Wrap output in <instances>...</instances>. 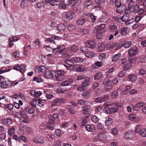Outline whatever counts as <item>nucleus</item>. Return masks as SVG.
<instances>
[{
	"label": "nucleus",
	"mask_w": 146,
	"mask_h": 146,
	"mask_svg": "<svg viewBox=\"0 0 146 146\" xmlns=\"http://www.w3.org/2000/svg\"><path fill=\"white\" fill-rule=\"evenodd\" d=\"M64 72L62 70H58L54 72V79L57 81H61L64 80Z\"/></svg>",
	"instance_id": "obj_1"
},
{
	"label": "nucleus",
	"mask_w": 146,
	"mask_h": 146,
	"mask_svg": "<svg viewBox=\"0 0 146 146\" xmlns=\"http://www.w3.org/2000/svg\"><path fill=\"white\" fill-rule=\"evenodd\" d=\"M91 107L89 105H85L82 108V112L85 117H88L90 115V113L91 110Z\"/></svg>",
	"instance_id": "obj_2"
},
{
	"label": "nucleus",
	"mask_w": 146,
	"mask_h": 146,
	"mask_svg": "<svg viewBox=\"0 0 146 146\" xmlns=\"http://www.w3.org/2000/svg\"><path fill=\"white\" fill-rule=\"evenodd\" d=\"M135 131L143 137L146 136V129L142 128L141 125H137L135 128Z\"/></svg>",
	"instance_id": "obj_3"
},
{
	"label": "nucleus",
	"mask_w": 146,
	"mask_h": 146,
	"mask_svg": "<svg viewBox=\"0 0 146 146\" xmlns=\"http://www.w3.org/2000/svg\"><path fill=\"white\" fill-rule=\"evenodd\" d=\"M138 51V49L135 46H132L129 49L128 54L130 57L136 55Z\"/></svg>",
	"instance_id": "obj_4"
},
{
	"label": "nucleus",
	"mask_w": 146,
	"mask_h": 146,
	"mask_svg": "<svg viewBox=\"0 0 146 146\" xmlns=\"http://www.w3.org/2000/svg\"><path fill=\"white\" fill-rule=\"evenodd\" d=\"M75 16V13L72 12L67 13L62 17L63 20L65 21H69L71 20Z\"/></svg>",
	"instance_id": "obj_5"
},
{
	"label": "nucleus",
	"mask_w": 146,
	"mask_h": 146,
	"mask_svg": "<svg viewBox=\"0 0 146 146\" xmlns=\"http://www.w3.org/2000/svg\"><path fill=\"white\" fill-rule=\"evenodd\" d=\"M102 30L98 27H95L93 31V33L95 34L96 35L98 38H101L102 36V33H103Z\"/></svg>",
	"instance_id": "obj_6"
},
{
	"label": "nucleus",
	"mask_w": 146,
	"mask_h": 146,
	"mask_svg": "<svg viewBox=\"0 0 146 146\" xmlns=\"http://www.w3.org/2000/svg\"><path fill=\"white\" fill-rule=\"evenodd\" d=\"M134 135V133L131 130H128L125 132L123 135V138L126 139H131Z\"/></svg>",
	"instance_id": "obj_7"
},
{
	"label": "nucleus",
	"mask_w": 146,
	"mask_h": 146,
	"mask_svg": "<svg viewBox=\"0 0 146 146\" xmlns=\"http://www.w3.org/2000/svg\"><path fill=\"white\" fill-rule=\"evenodd\" d=\"M85 44L88 48L91 49L94 48L96 46L95 42L91 40H86Z\"/></svg>",
	"instance_id": "obj_8"
},
{
	"label": "nucleus",
	"mask_w": 146,
	"mask_h": 146,
	"mask_svg": "<svg viewBox=\"0 0 146 146\" xmlns=\"http://www.w3.org/2000/svg\"><path fill=\"white\" fill-rule=\"evenodd\" d=\"M25 64L19 65V64L15 65L13 67V69L19 70L22 73L25 71Z\"/></svg>",
	"instance_id": "obj_9"
},
{
	"label": "nucleus",
	"mask_w": 146,
	"mask_h": 146,
	"mask_svg": "<svg viewBox=\"0 0 146 146\" xmlns=\"http://www.w3.org/2000/svg\"><path fill=\"white\" fill-rule=\"evenodd\" d=\"M128 119L131 121H134V122H138L140 121V119L138 117H136L134 114H130L128 117Z\"/></svg>",
	"instance_id": "obj_10"
},
{
	"label": "nucleus",
	"mask_w": 146,
	"mask_h": 146,
	"mask_svg": "<svg viewBox=\"0 0 146 146\" xmlns=\"http://www.w3.org/2000/svg\"><path fill=\"white\" fill-rule=\"evenodd\" d=\"M46 70V68L44 66H41L35 68V72L37 74L40 72H43Z\"/></svg>",
	"instance_id": "obj_11"
},
{
	"label": "nucleus",
	"mask_w": 146,
	"mask_h": 146,
	"mask_svg": "<svg viewBox=\"0 0 146 146\" xmlns=\"http://www.w3.org/2000/svg\"><path fill=\"white\" fill-rule=\"evenodd\" d=\"M29 93L33 96H34L35 97H38L42 94V93L41 91L36 92L35 90H30Z\"/></svg>",
	"instance_id": "obj_12"
},
{
	"label": "nucleus",
	"mask_w": 146,
	"mask_h": 146,
	"mask_svg": "<svg viewBox=\"0 0 146 146\" xmlns=\"http://www.w3.org/2000/svg\"><path fill=\"white\" fill-rule=\"evenodd\" d=\"M33 141L36 143H43L44 140V138L41 137H35L33 139Z\"/></svg>",
	"instance_id": "obj_13"
},
{
	"label": "nucleus",
	"mask_w": 146,
	"mask_h": 146,
	"mask_svg": "<svg viewBox=\"0 0 146 146\" xmlns=\"http://www.w3.org/2000/svg\"><path fill=\"white\" fill-rule=\"evenodd\" d=\"M12 84L11 82L9 81H5L1 84V88H6L11 86Z\"/></svg>",
	"instance_id": "obj_14"
},
{
	"label": "nucleus",
	"mask_w": 146,
	"mask_h": 146,
	"mask_svg": "<svg viewBox=\"0 0 146 146\" xmlns=\"http://www.w3.org/2000/svg\"><path fill=\"white\" fill-rule=\"evenodd\" d=\"M106 48V44L104 42H100L97 45V50L101 52L104 50Z\"/></svg>",
	"instance_id": "obj_15"
},
{
	"label": "nucleus",
	"mask_w": 146,
	"mask_h": 146,
	"mask_svg": "<svg viewBox=\"0 0 146 146\" xmlns=\"http://www.w3.org/2000/svg\"><path fill=\"white\" fill-rule=\"evenodd\" d=\"M85 127L86 130L88 131L94 132L96 131V127L93 125H86Z\"/></svg>",
	"instance_id": "obj_16"
},
{
	"label": "nucleus",
	"mask_w": 146,
	"mask_h": 146,
	"mask_svg": "<svg viewBox=\"0 0 146 146\" xmlns=\"http://www.w3.org/2000/svg\"><path fill=\"white\" fill-rule=\"evenodd\" d=\"M1 122L3 125H9L12 123V120L11 118H7L3 119L1 120Z\"/></svg>",
	"instance_id": "obj_17"
},
{
	"label": "nucleus",
	"mask_w": 146,
	"mask_h": 146,
	"mask_svg": "<svg viewBox=\"0 0 146 146\" xmlns=\"http://www.w3.org/2000/svg\"><path fill=\"white\" fill-rule=\"evenodd\" d=\"M73 80L71 78H69L63 82L61 84L62 86H68L73 83Z\"/></svg>",
	"instance_id": "obj_18"
},
{
	"label": "nucleus",
	"mask_w": 146,
	"mask_h": 146,
	"mask_svg": "<svg viewBox=\"0 0 146 146\" xmlns=\"http://www.w3.org/2000/svg\"><path fill=\"white\" fill-rule=\"evenodd\" d=\"M68 3V0H61L60 3L59 4V6L62 9H65Z\"/></svg>",
	"instance_id": "obj_19"
},
{
	"label": "nucleus",
	"mask_w": 146,
	"mask_h": 146,
	"mask_svg": "<svg viewBox=\"0 0 146 146\" xmlns=\"http://www.w3.org/2000/svg\"><path fill=\"white\" fill-rule=\"evenodd\" d=\"M64 101V100L62 98H59L54 100L52 102V104L55 105L57 104H62Z\"/></svg>",
	"instance_id": "obj_20"
},
{
	"label": "nucleus",
	"mask_w": 146,
	"mask_h": 146,
	"mask_svg": "<svg viewBox=\"0 0 146 146\" xmlns=\"http://www.w3.org/2000/svg\"><path fill=\"white\" fill-rule=\"evenodd\" d=\"M73 61L76 62L82 63L86 62V59H82L80 57H73L72 58Z\"/></svg>",
	"instance_id": "obj_21"
},
{
	"label": "nucleus",
	"mask_w": 146,
	"mask_h": 146,
	"mask_svg": "<svg viewBox=\"0 0 146 146\" xmlns=\"http://www.w3.org/2000/svg\"><path fill=\"white\" fill-rule=\"evenodd\" d=\"M54 71H53L52 72L50 71H47L45 74V76L46 78H50L52 77L54 78Z\"/></svg>",
	"instance_id": "obj_22"
},
{
	"label": "nucleus",
	"mask_w": 146,
	"mask_h": 146,
	"mask_svg": "<svg viewBox=\"0 0 146 146\" xmlns=\"http://www.w3.org/2000/svg\"><path fill=\"white\" fill-rule=\"evenodd\" d=\"M127 28L125 27H121L119 30L121 35L122 36L126 35L127 34Z\"/></svg>",
	"instance_id": "obj_23"
},
{
	"label": "nucleus",
	"mask_w": 146,
	"mask_h": 146,
	"mask_svg": "<svg viewBox=\"0 0 146 146\" xmlns=\"http://www.w3.org/2000/svg\"><path fill=\"white\" fill-rule=\"evenodd\" d=\"M128 78L129 80V81L133 82L137 80V77L135 75L131 74L129 75Z\"/></svg>",
	"instance_id": "obj_24"
},
{
	"label": "nucleus",
	"mask_w": 146,
	"mask_h": 146,
	"mask_svg": "<svg viewBox=\"0 0 146 146\" xmlns=\"http://www.w3.org/2000/svg\"><path fill=\"white\" fill-rule=\"evenodd\" d=\"M15 129L14 127L9 128L8 131V134L10 137H12L15 133Z\"/></svg>",
	"instance_id": "obj_25"
},
{
	"label": "nucleus",
	"mask_w": 146,
	"mask_h": 146,
	"mask_svg": "<svg viewBox=\"0 0 146 146\" xmlns=\"http://www.w3.org/2000/svg\"><path fill=\"white\" fill-rule=\"evenodd\" d=\"M85 22V19L83 17H81L78 19L76 23L78 25H82Z\"/></svg>",
	"instance_id": "obj_26"
},
{
	"label": "nucleus",
	"mask_w": 146,
	"mask_h": 146,
	"mask_svg": "<svg viewBox=\"0 0 146 146\" xmlns=\"http://www.w3.org/2000/svg\"><path fill=\"white\" fill-rule=\"evenodd\" d=\"M118 109L115 108H108L106 110L108 113H113L117 112L118 111Z\"/></svg>",
	"instance_id": "obj_27"
},
{
	"label": "nucleus",
	"mask_w": 146,
	"mask_h": 146,
	"mask_svg": "<svg viewBox=\"0 0 146 146\" xmlns=\"http://www.w3.org/2000/svg\"><path fill=\"white\" fill-rule=\"evenodd\" d=\"M83 82L81 83L82 85H85L88 86L89 85V82L90 81V78L88 77H85Z\"/></svg>",
	"instance_id": "obj_28"
},
{
	"label": "nucleus",
	"mask_w": 146,
	"mask_h": 146,
	"mask_svg": "<svg viewBox=\"0 0 146 146\" xmlns=\"http://www.w3.org/2000/svg\"><path fill=\"white\" fill-rule=\"evenodd\" d=\"M98 138L100 141H104L106 140V135L102 133H100L98 135Z\"/></svg>",
	"instance_id": "obj_29"
},
{
	"label": "nucleus",
	"mask_w": 146,
	"mask_h": 146,
	"mask_svg": "<svg viewBox=\"0 0 146 146\" xmlns=\"http://www.w3.org/2000/svg\"><path fill=\"white\" fill-rule=\"evenodd\" d=\"M109 29L111 32H114L117 30V27L114 25H111L109 26Z\"/></svg>",
	"instance_id": "obj_30"
},
{
	"label": "nucleus",
	"mask_w": 146,
	"mask_h": 146,
	"mask_svg": "<svg viewBox=\"0 0 146 146\" xmlns=\"http://www.w3.org/2000/svg\"><path fill=\"white\" fill-rule=\"evenodd\" d=\"M117 45V42L112 43L110 42L107 44V47L108 48L110 49L115 47Z\"/></svg>",
	"instance_id": "obj_31"
},
{
	"label": "nucleus",
	"mask_w": 146,
	"mask_h": 146,
	"mask_svg": "<svg viewBox=\"0 0 146 146\" xmlns=\"http://www.w3.org/2000/svg\"><path fill=\"white\" fill-rule=\"evenodd\" d=\"M95 54L94 53L90 51H87L85 54V56L87 57L92 58L95 56Z\"/></svg>",
	"instance_id": "obj_32"
},
{
	"label": "nucleus",
	"mask_w": 146,
	"mask_h": 146,
	"mask_svg": "<svg viewBox=\"0 0 146 146\" xmlns=\"http://www.w3.org/2000/svg\"><path fill=\"white\" fill-rule=\"evenodd\" d=\"M125 8V6L124 5H123L122 6L118 7L116 8V11L118 13H122L124 9Z\"/></svg>",
	"instance_id": "obj_33"
},
{
	"label": "nucleus",
	"mask_w": 146,
	"mask_h": 146,
	"mask_svg": "<svg viewBox=\"0 0 146 146\" xmlns=\"http://www.w3.org/2000/svg\"><path fill=\"white\" fill-rule=\"evenodd\" d=\"M28 4L27 0H23L21 3L20 6L23 8H25L27 6Z\"/></svg>",
	"instance_id": "obj_34"
},
{
	"label": "nucleus",
	"mask_w": 146,
	"mask_h": 146,
	"mask_svg": "<svg viewBox=\"0 0 146 146\" xmlns=\"http://www.w3.org/2000/svg\"><path fill=\"white\" fill-rule=\"evenodd\" d=\"M67 108L68 110V111L71 114H73L75 112L74 108L71 107L70 105H68Z\"/></svg>",
	"instance_id": "obj_35"
},
{
	"label": "nucleus",
	"mask_w": 146,
	"mask_h": 146,
	"mask_svg": "<svg viewBox=\"0 0 146 146\" xmlns=\"http://www.w3.org/2000/svg\"><path fill=\"white\" fill-rule=\"evenodd\" d=\"M65 28V27L63 24H61L58 26L57 29L59 31L62 32L64 31Z\"/></svg>",
	"instance_id": "obj_36"
},
{
	"label": "nucleus",
	"mask_w": 146,
	"mask_h": 146,
	"mask_svg": "<svg viewBox=\"0 0 146 146\" xmlns=\"http://www.w3.org/2000/svg\"><path fill=\"white\" fill-rule=\"evenodd\" d=\"M127 1L128 4V7L132 9L133 6L135 4V2L133 0H127Z\"/></svg>",
	"instance_id": "obj_37"
},
{
	"label": "nucleus",
	"mask_w": 146,
	"mask_h": 146,
	"mask_svg": "<svg viewBox=\"0 0 146 146\" xmlns=\"http://www.w3.org/2000/svg\"><path fill=\"white\" fill-rule=\"evenodd\" d=\"M103 77V74L101 72L97 73L94 76V79L95 80H99Z\"/></svg>",
	"instance_id": "obj_38"
},
{
	"label": "nucleus",
	"mask_w": 146,
	"mask_h": 146,
	"mask_svg": "<svg viewBox=\"0 0 146 146\" xmlns=\"http://www.w3.org/2000/svg\"><path fill=\"white\" fill-rule=\"evenodd\" d=\"M91 121L93 122L97 123L98 122L99 119L95 115H93L91 118Z\"/></svg>",
	"instance_id": "obj_39"
},
{
	"label": "nucleus",
	"mask_w": 146,
	"mask_h": 146,
	"mask_svg": "<svg viewBox=\"0 0 146 146\" xmlns=\"http://www.w3.org/2000/svg\"><path fill=\"white\" fill-rule=\"evenodd\" d=\"M121 54L118 53L113 55L112 56V61H115L117 60L121 56Z\"/></svg>",
	"instance_id": "obj_40"
},
{
	"label": "nucleus",
	"mask_w": 146,
	"mask_h": 146,
	"mask_svg": "<svg viewBox=\"0 0 146 146\" xmlns=\"http://www.w3.org/2000/svg\"><path fill=\"white\" fill-rule=\"evenodd\" d=\"M137 60V57L128 58V61L130 64L135 63Z\"/></svg>",
	"instance_id": "obj_41"
},
{
	"label": "nucleus",
	"mask_w": 146,
	"mask_h": 146,
	"mask_svg": "<svg viewBox=\"0 0 146 146\" xmlns=\"http://www.w3.org/2000/svg\"><path fill=\"white\" fill-rule=\"evenodd\" d=\"M121 17V21L123 22H127L129 18V15L124 14Z\"/></svg>",
	"instance_id": "obj_42"
},
{
	"label": "nucleus",
	"mask_w": 146,
	"mask_h": 146,
	"mask_svg": "<svg viewBox=\"0 0 146 146\" xmlns=\"http://www.w3.org/2000/svg\"><path fill=\"white\" fill-rule=\"evenodd\" d=\"M132 66V65L130 64H126L123 65V69L124 70H126L131 68Z\"/></svg>",
	"instance_id": "obj_43"
},
{
	"label": "nucleus",
	"mask_w": 146,
	"mask_h": 146,
	"mask_svg": "<svg viewBox=\"0 0 146 146\" xmlns=\"http://www.w3.org/2000/svg\"><path fill=\"white\" fill-rule=\"evenodd\" d=\"M73 61L72 60H67L65 61V63L68 65L72 67L74 64Z\"/></svg>",
	"instance_id": "obj_44"
},
{
	"label": "nucleus",
	"mask_w": 146,
	"mask_h": 146,
	"mask_svg": "<svg viewBox=\"0 0 146 146\" xmlns=\"http://www.w3.org/2000/svg\"><path fill=\"white\" fill-rule=\"evenodd\" d=\"M82 96L83 98L85 99H88L90 96V93L89 91H86L82 94Z\"/></svg>",
	"instance_id": "obj_45"
},
{
	"label": "nucleus",
	"mask_w": 146,
	"mask_h": 146,
	"mask_svg": "<svg viewBox=\"0 0 146 146\" xmlns=\"http://www.w3.org/2000/svg\"><path fill=\"white\" fill-rule=\"evenodd\" d=\"M28 108L27 107L25 108L24 110L26 111V113H28L31 114H33L34 112V110L33 108H29L27 111Z\"/></svg>",
	"instance_id": "obj_46"
},
{
	"label": "nucleus",
	"mask_w": 146,
	"mask_h": 146,
	"mask_svg": "<svg viewBox=\"0 0 146 146\" xmlns=\"http://www.w3.org/2000/svg\"><path fill=\"white\" fill-rule=\"evenodd\" d=\"M132 45V42L131 41H127L123 44V46L125 48H127L130 47Z\"/></svg>",
	"instance_id": "obj_47"
},
{
	"label": "nucleus",
	"mask_w": 146,
	"mask_h": 146,
	"mask_svg": "<svg viewBox=\"0 0 146 146\" xmlns=\"http://www.w3.org/2000/svg\"><path fill=\"white\" fill-rule=\"evenodd\" d=\"M111 133L114 136H115L118 134V131L116 128H114L111 129Z\"/></svg>",
	"instance_id": "obj_48"
},
{
	"label": "nucleus",
	"mask_w": 146,
	"mask_h": 146,
	"mask_svg": "<svg viewBox=\"0 0 146 146\" xmlns=\"http://www.w3.org/2000/svg\"><path fill=\"white\" fill-rule=\"evenodd\" d=\"M68 29L70 31H74L75 30V27L74 25L71 24L68 25Z\"/></svg>",
	"instance_id": "obj_49"
},
{
	"label": "nucleus",
	"mask_w": 146,
	"mask_h": 146,
	"mask_svg": "<svg viewBox=\"0 0 146 146\" xmlns=\"http://www.w3.org/2000/svg\"><path fill=\"white\" fill-rule=\"evenodd\" d=\"M57 48L58 50H59V53L60 54H62L64 52V50L65 46H64L62 45L58 46Z\"/></svg>",
	"instance_id": "obj_50"
},
{
	"label": "nucleus",
	"mask_w": 146,
	"mask_h": 146,
	"mask_svg": "<svg viewBox=\"0 0 146 146\" xmlns=\"http://www.w3.org/2000/svg\"><path fill=\"white\" fill-rule=\"evenodd\" d=\"M102 63L101 62H100L99 61H97L94 64L92 65V68H96V66H97L98 67H101L102 65Z\"/></svg>",
	"instance_id": "obj_51"
},
{
	"label": "nucleus",
	"mask_w": 146,
	"mask_h": 146,
	"mask_svg": "<svg viewBox=\"0 0 146 146\" xmlns=\"http://www.w3.org/2000/svg\"><path fill=\"white\" fill-rule=\"evenodd\" d=\"M113 19L116 22L120 23L121 21V17L119 16L113 17Z\"/></svg>",
	"instance_id": "obj_52"
},
{
	"label": "nucleus",
	"mask_w": 146,
	"mask_h": 146,
	"mask_svg": "<svg viewBox=\"0 0 146 146\" xmlns=\"http://www.w3.org/2000/svg\"><path fill=\"white\" fill-rule=\"evenodd\" d=\"M145 105V103L143 102H140L137 103L135 106L136 108H138L142 107Z\"/></svg>",
	"instance_id": "obj_53"
},
{
	"label": "nucleus",
	"mask_w": 146,
	"mask_h": 146,
	"mask_svg": "<svg viewBox=\"0 0 146 146\" xmlns=\"http://www.w3.org/2000/svg\"><path fill=\"white\" fill-rule=\"evenodd\" d=\"M106 54L104 53H101L98 56V58L100 60L102 61L103 59L106 58Z\"/></svg>",
	"instance_id": "obj_54"
},
{
	"label": "nucleus",
	"mask_w": 146,
	"mask_h": 146,
	"mask_svg": "<svg viewBox=\"0 0 146 146\" xmlns=\"http://www.w3.org/2000/svg\"><path fill=\"white\" fill-rule=\"evenodd\" d=\"M112 119L109 118L106 120L105 124L106 126H109L110 125L112 122Z\"/></svg>",
	"instance_id": "obj_55"
},
{
	"label": "nucleus",
	"mask_w": 146,
	"mask_h": 146,
	"mask_svg": "<svg viewBox=\"0 0 146 146\" xmlns=\"http://www.w3.org/2000/svg\"><path fill=\"white\" fill-rule=\"evenodd\" d=\"M92 2L91 0H87L85 1L84 5L85 7H87L92 5Z\"/></svg>",
	"instance_id": "obj_56"
},
{
	"label": "nucleus",
	"mask_w": 146,
	"mask_h": 146,
	"mask_svg": "<svg viewBox=\"0 0 146 146\" xmlns=\"http://www.w3.org/2000/svg\"><path fill=\"white\" fill-rule=\"evenodd\" d=\"M33 80V81H36L37 82L40 83L42 81V79L41 77H35Z\"/></svg>",
	"instance_id": "obj_57"
},
{
	"label": "nucleus",
	"mask_w": 146,
	"mask_h": 146,
	"mask_svg": "<svg viewBox=\"0 0 146 146\" xmlns=\"http://www.w3.org/2000/svg\"><path fill=\"white\" fill-rule=\"evenodd\" d=\"M46 126L49 128V129L51 130L54 129L55 127V125L54 124H51L50 123H48L46 124Z\"/></svg>",
	"instance_id": "obj_58"
},
{
	"label": "nucleus",
	"mask_w": 146,
	"mask_h": 146,
	"mask_svg": "<svg viewBox=\"0 0 146 146\" xmlns=\"http://www.w3.org/2000/svg\"><path fill=\"white\" fill-rule=\"evenodd\" d=\"M69 49L72 52H76L78 49V47L77 46L73 45L70 47L69 48Z\"/></svg>",
	"instance_id": "obj_59"
},
{
	"label": "nucleus",
	"mask_w": 146,
	"mask_h": 146,
	"mask_svg": "<svg viewBox=\"0 0 146 146\" xmlns=\"http://www.w3.org/2000/svg\"><path fill=\"white\" fill-rule=\"evenodd\" d=\"M87 123V121L86 119L84 117L81 118V126L82 127L83 126H85L86 124Z\"/></svg>",
	"instance_id": "obj_60"
},
{
	"label": "nucleus",
	"mask_w": 146,
	"mask_h": 146,
	"mask_svg": "<svg viewBox=\"0 0 146 146\" xmlns=\"http://www.w3.org/2000/svg\"><path fill=\"white\" fill-rule=\"evenodd\" d=\"M107 14L106 13L104 14L105 16L102 15L99 19V21L100 22H105L106 21V15Z\"/></svg>",
	"instance_id": "obj_61"
},
{
	"label": "nucleus",
	"mask_w": 146,
	"mask_h": 146,
	"mask_svg": "<svg viewBox=\"0 0 146 146\" xmlns=\"http://www.w3.org/2000/svg\"><path fill=\"white\" fill-rule=\"evenodd\" d=\"M104 125L102 123H99L97 126V128L99 130H101L104 128Z\"/></svg>",
	"instance_id": "obj_62"
},
{
	"label": "nucleus",
	"mask_w": 146,
	"mask_h": 146,
	"mask_svg": "<svg viewBox=\"0 0 146 146\" xmlns=\"http://www.w3.org/2000/svg\"><path fill=\"white\" fill-rule=\"evenodd\" d=\"M139 6L138 5H136L133 7V12L134 13H135L138 11L139 9Z\"/></svg>",
	"instance_id": "obj_63"
},
{
	"label": "nucleus",
	"mask_w": 146,
	"mask_h": 146,
	"mask_svg": "<svg viewBox=\"0 0 146 146\" xmlns=\"http://www.w3.org/2000/svg\"><path fill=\"white\" fill-rule=\"evenodd\" d=\"M52 146H61V143L59 141H56L54 142L53 145Z\"/></svg>",
	"instance_id": "obj_64"
}]
</instances>
